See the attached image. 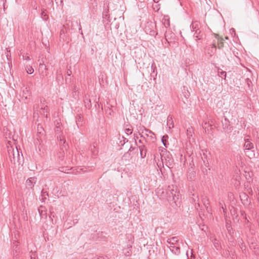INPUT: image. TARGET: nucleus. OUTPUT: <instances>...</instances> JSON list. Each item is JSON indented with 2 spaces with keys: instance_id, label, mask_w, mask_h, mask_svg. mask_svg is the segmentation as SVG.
I'll return each instance as SVG.
<instances>
[{
  "instance_id": "1",
  "label": "nucleus",
  "mask_w": 259,
  "mask_h": 259,
  "mask_svg": "<svg viewBox=\"0 0 259 259\" xmlns=\"http://www.w3.org/2000/svg\"><path fill=\"white\" fill-rule=\"evenodd\" d=\"M8 152L10 165L12 167L20 165L23 161V156L21 151H19L17 146L14 148L13 146L8 147Z\"/></svg>"
},
{
  "instance_id": "2",
  "label": "nucleus",
  "mask_w": 259,
  "mask_h": 259,
  "mask_svg": "<svg viewBox=\"0 0 259 259\" xmlns=\"http://www.w3.org/2000/svg\"><path fill=\"white\" fill-rule=\"evenodd\" d=\"M166 193L168 195L167 200L173 207L180 206L181 197L179 192L177 191L176 187L174 186H168Z\"/></svg>"
},
{
  "instance_id": "3",
  "label": "nucleus",
  "mask_w": 259,
  "mask_h": 259,
  "mask_svg": "<svg viewBox=\"0 0 259 259\" xmlns=\"http://www.w3.org/2000/svg\"><path fill=\"white\" fill-rule=\"evenodd\" d=\"M45 102V99L44 100H40L41 107L39 108L38 105H34L33 106V117L34 118L38 117V114H40L42 116L48 118V115L49 113V109L47 105H44Z\"/></svg>"
},
{
  "instance_id": "4",
  "label": "nucleus",
  "mask_w": 259,
  "mask_h": 259,
  "mask_svg": "<svg viewBox=\"0 0 259 259\" xmlns=\"http://www.w3.org/2000/svg\"><path fill=\"white\" fill-rule=\"evenodd\" d=\"M64 26L68 30L71 29L74 31L78 28L80 34L82 36L83 35L79 20H76L75 21H67L66 24L64 25Z\"/></svg>"
},
{
  "instance_id": "5",
  "label": "nucleus",
  "mask_w": 259,
  "mask_h": 259,
  "mask_svg": "<svg viewBox=\"0 0 259 259\" xmlns=\"http://www.w3.org/2000/svg\"><path fill=\"white\" fill-rule=\"evenodd\" d=\"M160 156L163 163L164 160V163L167 167L170 168L172 166L174 160L169 152H166L165 153H163L162 155L160 154Z\"/></svg>"
},
{
  "instance_id": "6",
  "label": "nucleus",
  "mask_w": 259,
  "mask_h": 259,
  "mask_svg": "<svg viewBox=\"0 0 259 259\" xmlns=\"http://www.w3.org/2000/svg\"><path fill=\"white\" fill-rule=\"evenodd\" d=\"M48 68L44 64V62L39 63L38 71L39 73L42 76H47V70Z\"/></svg>"
},
{
  "instance_id": "7",
  "label": "nucleus",
  "mask_w": 259,
  "mask_h": 259,
  "mask_svg": "<svg viewBox=\"0 0 259 259\" xmlns=\"http://www.w3.org/2000/svg\"><path fill=\"white\" fill-rule=\"evenodd\" d=\"M31 96V92L30 89L27 87H24L22 90V97L24 98L25 99L27 100L29 99Z\"/></svg>"
},
{
  "instance_id": "8",
  "label": "nucleus",
  "mask_w": 259,
  "mask_h": 259,
  "mask_svg": "<svg viewBox=\"0 0 259 259\" xmlns=\"http://www.w3.org/2000/svg\"><path fill=\"white\" fill-rule=\"evenodd\" d=\"M37 179L35 177H31L28 178L26 181V185L27 187L32 188L34 185L36 183Z\"/></svg>"
},
{
  "instance_id": "9",
  "label": "nucleus",
  "mask_w": 259,
  "mask_h": 259,
  "mask_svg": "<svg viewBox=\"0 0 259 259\" xmlns=\"http://www.w3.org/2000/svg\"><path fill=\"white\" fill-rule=\"evenodd\" d=\"M194 32V33L193 36L196 40H200L202 38L203 36V33L201 31L200 29L195 30Z\"/></svg>"
},
{
  "instance_id": "10",
  "label": "nucleus",
  "mask_w": 259,
  "mask_h": 259,
  "mask_svg": "<svg viewBox=\"0 0 259 259\" xmlns=\"http://www.w3.org/2000/svg\"><path fill=\"white\" fill-rule=\"evenodd\" d=\"M244 140V147L245 150H249L252 149L253 148V144L249 141V139L245 138Z\"/></svg>"
},
{
  "instance_id": "11",
  "label": "nucleus",
  "mask_w": 259,
  "mask_h": 259,
  "mask_svg": "<svg viewBox=\"0 0 259 259\" xmlns=\"http://www.w3.org/2000/svg\"><path fill=\"white\" fill-rule=\"evenodd\" d=\"M200 23L198 21H193L190 25L192 31H194L195 30L200 29Z\"/></svg>"
},
{
  "instance_id": "12",
  "label": "nucleus",
  "mask_w": 259,
  "mask_h": 259,
  "mask_svg": "<svg viewBox=\"0 0 259 259\" xmlns=\"http://www.w3.org/2000/svg\"><path fill=\"white\" fill-rule=\"evenodd\" d=\"M139 149L140 152V155L142 158H144L146 156L147 149L144 145H141L139 146Z\"/></svg>"
},
{
  "instance_id": "13",
  "label": "nucleus",
  "mask_w": 259,
  "mask_h": 259,
  "mask_svg": "<svg viewBox=\"0 0 259 259\" xmlns=\"http://www.w3.org/2000/svg\"><path fill=\"white\" fill-rule=\"evenodd\" d=\"M38 211L41 218L47 217V209L45 206L40 205L38 208Z\"/></svg>"
},
{
  "instance_id": "14",
  "label": "nucleus",
  "mask_w": 259,
  "mask_h": 259,
  "mask_svg": "<svg viewBox=\"0 0 259 259\" xmlns=\"http://www.w3.org/2000/svg\"><path fill=\"white\" fill-rule=\"evenodd\" d=\"M76 122L78 128L80 127L83 124V116L81 114H78L76 117Z\"/></svg>"
},
{
  "instance_id": "15",
  "label": "nucleus",
  "mask_w": 259,
  "mask_h": 259,
  "mask_svg": "<svg viewBox=\"0 0 259 259\" xmlns=\"http://www.w3.org/2000/svg\"><path fill=\"white\" fill-rule=\"evenodd\" d=\"M178 241L177 237H172L167 239V243L169 244L168 246H175V244L178 242Z\"/></svg>"
},
{
  "instance_id": "16",
  "label": "nucleus",
  "mask_w": 259,
  "mask_h": 259,
  "mask_svg": "<svg viewBox=\"0 0 259 259\" xmlns=\"http://www.w3.org/2000/svg\"><path fill=\"white\" fill-rule=\"evenodd\" d=\"M172 252L175 254H179L180 253V248L179 246H168Z\"/></svg>"
},
{
  "instance_id": "17",
  "label": "nucleus",
  "mask_w": 259,
  "mask_h": 259,
  "mask_svg": "<svg viewBox=\"0 0 259 259\" xmlns=\"http://www.w3.org/2000/svg\"><path fill=\"white\" fill-rule=\"evenodd\" d=\"M48 196V193L47 191H45L44 190H42L41 191V198H40V201L42 202H45L46 200L47 199Z\"/></svg>"
},
{
  "instance_id": "18",
  "label": "nucleus",
  "mask_w": 259,
  "mask_h": 259,
  "mask_svg": "<svg viewBox=\"0 0 259 259\" xmlns=\"http://www.w3.org/2000/svg\"><path fill=\"white\" fill-rule=\"evenodd\" d=\"M167 125L169 129L170 130L171 128H173L174 126V122L172 120V116L170 115H169L167 117Z\"/></svg>"
},
{
  "instance_id": "19",
  "label": "nucleus",
  "mask_w": 259,
  "mask_h": 259,
  "mask_svg": "<svg viewBox=\"0 0 259 259\" xmlns=\"http://www.w3.org/2000/svg\"><path fill=\"white\" fill-rule=\"evenodd\" d=\"M191 199L192 202L194 203L195 205H197L198 206H199V203L198 202L199 198L197 194H192Z\"/></svg>"
},
{
  "instance_id": "20",
  "label": "nucleus",
  "mask_w": 259,
  "mask_h": 259,
  "mask_svg": "<svg viewBox=\"0 0 259 259\" xmlns=\"http://www.w3.org/2000/svg\"><path fill=\"white\" fill-rule=\"evenodd\" d=\"M84 103L87 108L90 109L92 105L91 100L87 97H85V99H84Z\"/></svg>"
},
{
  "instance_id": "21",
  "label": "nucleus",
  "mask_w": 259,
  "mask_h": 259,
  "mask_svg": "<svg viewBox=\"0 0 259 259\" xmlns=\"http://www.w3.org/2000/svg\"><path fill=\"white\" fill-rule=\"evenodd\" d=\"M215 51H216V49L214 47H209L207 49V54L210 56H212V55H214V54L215 53Z\"/></svg>"
},
{
  "instance_id": "22",
  "label": "nucleus",
  "mask_w": 259,
  "mask_h": 259,
  "mask_svg": "<svg viewBox=\"0 0 259 259\" xmlns=\"http://www.w3.org/2000/svg\"><path fill=\"white\" fill-rule=\"evenodd\" d=\"M226 75H227V73H226V71H224L222 69H219L218 75L220 77H221L223 78L224 79H226Z\"/></svg>"
},
{
  "instance_id": "23",
  "label": "nucleus",
  "mask_w": 259,
  "mask_h": 259,
  "mask_svg": "<svg viewBox=\"0 0 259 259\" xmlns=\"http://www.w3.org/2000/svg\"><path fill=\"white\" fill-rule=\"evenodd\" d=\"M46 10L44 9L41 10V17L44 20H47L48 18V16L47 15Z\"/></svg>"
},
{
  "instance_id": "24",
  "label": "nucleus",
  "mask_w": 259,
  "mask_h": 259,
  "mask_svg": "<svg viewBox=\"0 0 259 259\" xmlns=\"http://www.w3.org/2000/svg\"><path fill=\"white\" fill-rule=\"evenodd\" d=\"M7 132H9V133H8V132L6 133L5 135L6 137L7 136H9V138L10 139H12V140L13 141L17 140V137H15L14 135L12 136V137H11V136L12 135V132H11L10 131H7Z\"/></svg>"
},
{
  "instance_id": "25",
  "label": "nucleus",
  "mask_w": 259,
  "mask_h": 259,
  "mask_svg": "<svg viewBox=\"0 0 259 259\" xmlns=\"http://www.w3.org/2000/svg\"><path fill=\"white\" fill-rule=\"evenodd\" d=\"M57 79H63V75L61 70H58L56 72Z\"/></svg>"
},
{
  "instance_id": "26",
  "label": "nucleus",
  "mask_w": 259,
  "mask_h": 259,
  "mask_svg": "<svg viewBox=\"0 0 259 259\" xmlns=\"http://www.w3.org/2000/svg\"><path fill=\"white\" fill-rule=\"evenodd\" d=\"M252 135L255 139L259 140V131H253Z\"/></svg>"
},
{
  "instance_id": "27",
  "label": "nucleus",
  "mask_w": 259,
  "mask_h": 259,
  "mask_svg": "<svg viewBox=\"0 0 259 259\" xmlns=\"http://www.w3.org/2000/svg\"><path fill=\"white\" fill-rule=\"evenodd\" d=\"M168 138V137L167 135H164L162 136L161 138V141L163 144V145L165 146H166V143L167 141V139Z\"/></svg>"
},
{
  "instance_id": "28",
  "label": "nucleus",
  "mask_w": 259,
  "mask_h": 259,
  "mask_svg": "<svg viewBox=\"0 0 259 259\" xmlns=\"http://www.w3.org/2000/svg\"><path fill=\"white\" fill-rule=\"evenodd\" d=\"M223 38H221L219 40L218 48L219 49H221V48H223V46H224V42H223Z\"/></svg>"
},
{
  "instance_id": "29",
  "label": "nucleus",
  "mask_w": 259,
  "mask_h": 259,
  "mask_svg": "<svg viewBox=\"0 0 259 259\" xmlns=\"http://www.w3.org/2000/svg\"><path fill=\"white\" fill-rule=\"evenodd\" d=\"M213 243L216 249L218 250L220 247L219 241L216 239H214L213 241Z\"/></svg>"
},
{
  "instance_id": "30",
  "label": "nucleus",
  "mask_w": 259,
  "mask_h": 259,
  "mask_svg": "<svg viewBox=\"0 0 259 259\" xmlns=\"http://www.w3.org/2000/svg\"><path fill=\"white\" fill-rule=\"evenodd\" d=\"M136 150L137 151H138V148H136V147H134L133 146H131L127 153H129V154H131V153L132 152H134V151Z\"/></svg>"
},
{
  "instance_id": "31",
  "label": "nucleus",
  "mask_w": 259,
  "mask_h": 259,
  "mask_svg": "<svg viewBox=\"0 0 259 259\" xmlns=\"http://www.w3.org/2000/svg\"><path fill=\"white\" fill-rule=\"evenodd\" d=\"M126 237L132 243L134 242V236L132 234H127Z\"/></svg>"
},
{
  "instance_id": "32",
  "label": "nucleus",
  "mask_w": 259,
  "mask_h": 259,
  "mask_svg": "<svg viewBox=\"0 0 259 259\" xmlns=\"http://www.w3.org/2000/svg\"><path fill=\"white\" fill-rule=\"evenodd\" d=\"M106 113L110 115H112V113L113 112L112 109L110 108H108L107 109H106Z\"/></svg>"
},
{
  "instance_id": "33",
  "label": "nucleus",
  "mask_w": 259,
  "mask_h": 259,
  "mask_svg": "<svg viewBox=\"0 0 259 259\" xmlns=\"http://www.w3.org/2000/svg\"><path fill=\"white\" fill-rule=\"evenodd\" d=\"M93 147H94V149H93L92 148H91V150H92V151L93 155L94 156H96L97 155L98 151V150L96 149L95 146L94 145L93 146Z\"/></svg>"
},
{
  "instance_id": "34",
  "label": "nucleus",
  "mask_w": 259,
  "mask_h": 259,
  "mask_svg": "<svg viewBox=\"0 0 259 259\" xmlns=\"http://www.w3.org/2000/svg\"><path fill=\"white\" fill-rule=\"evenodd\" d=\"M183 94H184V96H185V97L187 99L190 96V93L189 92V91L188 90L185 91L183 92Z\"/></svg>"
},
{
  "instance_id": "35",
  "label": "nucleus",
  "mask_w": 259,
  "mask_h": 259,
  "mask_svg": "<svg viewBox=\"0 0 259 259\" xmlns=\"http://www.w3.org/2000/svg\"><path fill=\"white\" fill-rule=\"evenodd\" d=\"M34 71L32 67H30L28 69V70L27 71V72L29 74H32Z\"/></svg>"
},
{
  "instance_id": "36",
  "label": "nucleus",
  "mask_w": 259,
  "mask_h": 259,
  "mask_svg": "<svg viewBox=\"0 0 259 259\" xmlns=\"http://www.w3.org/2000/svg\"><path fill=\"white\" fill-rule=\"evenodd\" d=\"M122 138L123 139V143H122V141H121L120 143H121V145L123 146L125 143H127L128 142V140L126 138H124L123 137H122Z\"/></svg>"
},
{
  "instance_id": "37",
  "label": "nucleus",
  "mask_w": 259,
  "mask_h": 259,
  "mask_svg": "<svg viewBox=\"0 0 259 259\" xmlns=\"http://www.w3.org/2000/svg\"><path fill=\"white\" fill-rule=\"evenodd\" d=\"M22 58L23 60H25L27 61H29L30 59L29 56L24 55L22 56Z\"/></svg>"
},
{
  "instance_id": "38",
  "label": "nucleus",
  "mask_w": 259,
  "mask_h": 259,
  "mask_svg": "<svg viewBox=\"0 0 259 259\" xmlns=\"http://www.w3.org/2000/svg\"><path fill=\"white\" fill-rule=\"evenodd\" d=\"M192 172V174H191V173H190V174H189L188 175V178L192 179V177H194V174H195V172H194V171H193Z\"/></svg>"
},
{
  "instance_id": "39",
  "label": "nucleus",
  "mask_w": 259,
  "mask_h": 259,
  "mask_svg": "<svg viewBox=\"0 0 259 259\" xmlns=\"http://www.w3.org/2000/svg\"><path fill=\"white\" fill-rule=\"evenodd\" d=\"M67 75L70 76L72 74V71L70 69H68L66 72Z\"/></svg>"
},
{
  "instance_id": "40",
  "label": "nucleus",
  "mask_w": 259,
  "mask_h": 259,
  "mask_svg": "<svg viewBox=\"0 0 259 259\" xmlns=\"http://www.w3.org/2000/svg\"><path fill=\"white\" fill-rule=\"evenodd\" d=\"M151 68L152 69H153V72H154V69H156V66H155V65L154 63L152 64Z\"/></svg>"
},
{
  "instance_id": "41",
  "label": "nucleus",
  "mask_w": 259,
  "mask_h": 259,
  "mask_svg": "<svg viewBox=\"0 0 259 259\" xmlns=\"http://www.w3.org/2000/svg\"><path fill=\"white\" fill-rule=\"evenodd\" d=\"M169 33V32H166L165 34V39L166 40L168 41V39H169L168 37V34Z\"/></svg>"
},
{
  "instance_id": "42",
  "label": "nucleus",
  "mask_w": 259,
  "mask_h": 259,
  "mask_svg": "<svg viewBox=\"0 0 259 259\" xmlns=\"http://www.w3.org/2000/svg\"><path fill=\"white\" fill-rule=\"evenodd\" d=\"M81 171H82V172H85L86 170H83L82 168H80L79 170L77 171V172L80 174L81 173Z\"/></svg>"
},
{
  "instance_id": "43",
  "label": "nucleus",
  "mask_w": 259,
  "mask_h": 259,
  "mask_svg": "<svg viewBox=\"0 0 259 259\" xmlns=\"http://www.w3.org/2000/svg\"><path fill=\"white\" fill-rule=\"evenodd\" d=\"M39 128L41 130H44V127L41 125H39V124H37V130H39Z\"/></svg>"
},
{
  "instance_id": "44",
  "label": "nucleus",
  "mask_w": 259,
  "mask_h": 259,
  "mask_svg": "<svg viewBox=\"0 0 259 259\" xmlns=\"http://www.w3.org/2000/svg\"><path fill=\"white\" fill-rule=\"evenodd\" d=\"M61 124H60L59 122H57L56 124L57 128H61Z\"/></svg>"
},
{
  "instance_id": "45",
  "label": "nucleus",
  "mask_w": 259,
  "mask_h": 259,
  "mask_svg": "<svg viewBox=\"0 0 259 259\" xmlns=\"http://www.w3.org/2000/svg\"><path fill=\"white\" fill-rule=\"evenodd\" d=\"M14 246H13V247H14V246H15V253H17L16 248H17V245H17V244H15V243H14Z\"/></svg>"
},
{
  "instance_id": "46",
  "label": "nucleus",
  "mask_w": 259,
  "mask_h": 259,
  "mask_svg": "<svg viewBox=\"0 0 259 259\" xmlns=\"http://www.w3.org/2000/svg\"><path fill=\"white\" fill-rule=\"evenodd\" d=\"M126 131V133L127 134H131L132 133V131H130V130H128V131Z\"/></svg>"
},
{
  "instance_id": "47",
  "label": "nucleus",
  "mask_w": 259,
  "mask_h": 259,
  "mask_svg": "<svg viewBox=\"0 0 259 259\" xmlns=\"http://www.w3.org/2000/svg\"><path fill=\"white\" fill-rule=\"evenodd\" d=\"M210 47H214V48L216 49L215 44H213L212 45H211V46Z\"/></svg>"
},
{
  "instance_id": "48",
  "label": "nucleus",
  "mask_w": 259,
  "mask_h": 259,
  "mask_svg": "<svg viewBox=\"0 0 259 259\" xmlns=\"http://www.w3.org/2000/svg\"><path fill=\"white\" fill-rule=\"evenodd\" d=\"M17 255H18L17 254H16V255H15V254H14V259H18V257Z\"/></svg>"
},
{
  "instance_id": "49",
  "label": "nucleus",
  "mask_w": 259,
  "mask_h": 259,
  "mask_svg": "<svg viewBox=\"0 0 259 259\" xmlns=\"http://www.w3.org/2000/svg\"><path fill=\"white\" fill-rule=\"evenodd\" d=\"M60 141L61 142L62 141H63V144H65V141H64V139H61L60 137Z\"/></svg>"
},
{
  "instance_id": "50",
  "label": "nucleus",
  "mask_w": 259,
  "mask_h": 259,
  "mask_svg": "<svg viewBox=\"0 0 259 259\" xmlns=\"http://www.w3.org/2000/svg\"><path fill=\"white\" fill-rule=\"evenodd\" d=\"M256 198H257V201H258V202H259V193H258V194L257 195Z\"/></svg>"
},
{
  "instance_id": "51",
  "label": "nucleus",
  "mask_w": 259,
  "mask_h": 259,
  "mask_svg": "<svg viewBox=\"0 0 259 259\" xmlns=\"http://www.w3.org/2000/svg\"><path fill=\"white\" fill-rule=\"evenodd\" d=\"M154 34V32L153 31H150V35H153Z\"/></svg>"
},
{
  "instance_id": "52",
  "label": "nucleus",
  "mask_w": 259,
  "mask_h": 259,
  "mask_svg": "<svg viewBox=\"0 0 259 259\" xmlns=\"http://www.w3.org/2000/svg\"><path fill=\"white\" fill-rule=\"evenodd\" d=\"M139 143H143V142H142V140H141V139H140V140H139Z\"/></svg>"
},
{
  "instance_id": "53",
  "label": "nucleus",
  "mask_w": 259,
  "mask_h": 259,
  "mask_svg": "<svg viewBox=\"0 0 259 259\" xmlns=\"http://www.w3.org/2000/svg\"><path fill=\"white\" fill-rule=\"evenodd\" d=\"M155 3H158L159 0H153Z\"/></svg>"
},
{
  "instance_id": "54",
  "label": "nucleus",
  "mask_w": 259,
  "mask_h": 259,
  "mask_svg": "<svg viewBox=\"0 0 259 259\" xmlns=\"http://www.w3.org/2000/svg\"><path fill=\"white\" fill-rule=\"evenodd\" d=\"M146 132H148L149 133H152V132L150 130H149V131H145Z\"/></svg>"
},
{
  "instance_id": "55",
  "label": "nucleus",
  "mask_w": 259,
  "mask_h": 259,
  "mask_svg": "<svg viewBox=\"0 0 259 259\" xmlns=\"http://www.w3.org/2000/svg\"><path fill=\"white\" fill-rule=\"evenodd\" d=\"M186 255H187V257H188V251H187V253H186ZM188 259H190V258H189V257H188Z\"/></svg>"
},
{
  "instance_id": "56",
  "label": "nucleus",
  "mask_w": 259,
  "mask_h": 259,
  "mask_svg": "<svg viewBox=\"0 0 259 259\" xmlns=\"http://www.w3.org/2000/svg\"><path fill=\"white\" fill-rule=\"evenodd\" d=\"M68 80V78H66V82H67Z\"/></svg>"
},
{
  "instance_id": "57",
  "label": "nucleus",
  "mask_w": 259,
  "mask_h": 259,
  "mask_svg": "<svg viewBox=\"0 0 259 259\" xmlns=\"http://www.w3.org/2000/svg\"><path fill=\"white\" fill-rule=\"evenodd\" d=\"M191 257H194V255L192 253Z\"/></svg>"
},
{
  "instance_id": "58",
  "label": "nucleus",
  "mask_w": 259,
  "mask_h": 259,
  "mask_svg": "<svg viewBox=\"0 0 259 259\" xmlns=\"http://www.w3.org/2000/svg\"><path fill=\"white\" fill-rule=\"evenodd\" d=\"M249 223V221H247L246 222V224H248Z\"/></svg>"
},
{
  "instance_id": "59",
  "label": "nucleus",
  "mask_w": 259,
  "mask_h": 259,
  "mask_svg": "<svg viewBox=\"0 0 259 259\" xmlns=\"http://www.w3.org/2000/svg\"><path fill=\"white\" fill-rule=\"evenodd\" d=\"M126 130H130V128H127L125 129Z\"/></svg>"
},
{
  "instance_id": "60",
  "label": "nucleus",
  "mask_w": 259,
  "mask_h": 259,
  "mask_svg": "<svg viewBox=\"0 0 259 259\" xmlns=\"http://www.w3.org/2000/svg\"><path fill=\"white\" fill-rule=\"evenodd\" d=\"M31 259H32V258L31 257Z\"/></svg>"
}]
</instances>
